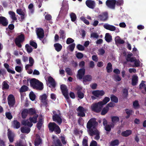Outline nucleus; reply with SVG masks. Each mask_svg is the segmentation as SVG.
Masks as SVG:
<instances>
[{
	"instance_id": "1",
	"label": "nucleus",
	"mask_w": 146,
	"mask_h": 146,
	"mask_svg": "<svg viewBox=\"0 0 146 146\" xmlns=\"http://www.w3.org/2000/svg\"><path fill=\"white\" fill-rule=\"evenodd\" d=\"M98 123L96 121L94 118L91 119L87 123V128L89 129V134L91 135H96L95 139L96 140L99 139L100 138V132L96 128L98 125Z\"/></svg>"
},
{
	"instance_id": "2",
	"label": "nucleus",
	"mask_w": 146,
	"mask_h": 146,
	"mask_svg": "<svg viewBox=\"0 0 146 146\" xmlns=\"http://www.w3.org/2000/svg\"><path fill=\"white\" fill-rule=\"evenodd\" d=\"M38 115L35 114L33 117H30L29 120H24L22 121V124L24 125H27L29 127H31L33 125V123H35L36 122Z\"/></svg>"
},
{
	"instance_id": "3",
	"label": "nucleus",
	"mask_w": 146,
	"mask_h": 146,
	"mask_svg": "<svg viewBox=\"0 0 146 146\" xmlns=\"http://www.w3.org/2000/svg\"><path fill=\"white\" fill-rule=\"evenodd\" d=\"M31 86L34 88L38 90H42L43 88L42 83L35 78H33L30 81Z\"/></svg>"
},
{
	"instance_id": "4",
	"label": "nucleus",
	"mask_w": 146,
	"mask_h": 146,
	"mask_svg": "<svg viewBox=\"0 0 146 146\" xmlns=\"http://www.w3.org/2000/svg\"><path fill=\"white\" fill-rule=\"evenodd\" d=\"M133 54L131 53L128 54L126 57L127 61L133 62L134 64L131 65L130 66L132 67H138L139 66V61L136 59L134 57H131L133 56Z\"/></svg>"
},
{
	"instance_id": "5",
	"label": "nucleus",
	"mask_w": 146,
	"mask_h": 146,
	"mask_svg": "<svg viewBox=\"0 0 146 146\" xmlns=\"http://www.w3.org/2000/svg\"><path fill=\"white\" fill-rule=\"evenodd\" d=\"M54 115L52 116V118L54 121L57 122L58 124H61L62 122V119L61 117L60 111L58 110L53 111Z\"/></svg>"
},
{
	"instance_id": "6",
	"label": "nucleus",
	"mask_w": 146,
	"mask_h": 146,
	"mask_svg": "<svg viewBox=\"0 0 146 146\" xmlns=\"http://www.w3.org/2000/svg\"><path fill=\"white\" fill-rule=\"evenodd\" d=\"M49 129L51 131H54L57 133H59L60 132V129L59 127L54 122L50 123L48 125Z\"/></svg>"
},
{
	"instance_id": "7",
	"label": "nucleus",
	"mask_w": 146,
	"mask_h": 146,
	"mask_svg": "<svg viewBox=\"0 0 146 146\" xmlns=\"http://www.w3.org/2000/svg\"><path fill=\"white\" fill-rule=\"evenodd\" d=\"M24 37L23 35H21L19 36L15 40V42L16 45L19 47H21V45L20 43L24 40Z\"/></svg>"
},
{
	"instance_id": "8",
	"label": "nucleus",
	"mask_w": 146,
	"mask_h": 146,
	"mask_svg": "<svg viewBox=\"0 0 146 146\" xmlns=\"http://www.w3.org/2000/svg\"><path fill=\"white\" fill-rule=\"evenodd\" d=\"M60 88L63 95L66 100H68L69 97L66 86L64 85H62L61 86Z\"/></svg>"
},
{
	"instance_id": "9",
	"label": "nucleus",
	"mask_w": 146,
	"mask_h": 146,
	"mask_svg": "<svg viewBox=\"0 0 146 146\" xmlns=\"http://www.w3.org/2000/svg\"><path fill=\"white\" fill-rule=\"evenodd\" d=\"M91 108L92 110L98 112L100 110V102H99L98 103L92 104L91 106Z\"/></svg>"
},
{
	"instance_id": "10",
	"label": "nucleus",
	"mask_w": 146,
	"mask_h": 146,
	"mask_svg": "<svg viewBox=\"0 0 146 146\" xmlns=\"http://www.w3.org/2000/svg\"><path fill=\"white\" fill-rule=\"evenodd\" d=\"M8 102L10 107H13L15 104V101L14 96L12 94L9 95L8 97Z\"/></svg>"
},
{
	"instance_id": "11",
	"label": "nucleus",
	"mask_w": 146,
	"mask_h": 146,
	"mask_svg": "<svg viewBox=\"0 0 146 146\" xmlns=\"http://www.w3.org/2000/svg\"><path fill=\"white\" fill-rule=\"evenodd\" d=\"M116 2L115 0H108L106 2V4L109 8L114 9Z\"/></svg>"
},
{
	"instance_id": "12",
	"label": "nucleus",
	"mask_w": 146,
	"mask_h": 146,
	"mask_svg": "<svg viewBox=\"0 0 146 146\" xmlns=\"http://www.w3.org/2000/svg\"><path fill=\"white\" fill-rule=\"evenodd\" d=\"M36 33L38 37L40 39L42 38L44 36V31L43 29L39 28L37 29Z\"/></svg>"
},
{
	"instance_id": "13",
	"label": "nucleus",
	"mask_w": 146,
	"mask_h": 146,
	"mask_svg": "<svg viewBox=\"0 0 146 146\" xmlns=\"http://www.w3.org/2000/svg\"><path fill=\"white\" fill-rule=\"evenodd\" d=\"M47 96L45 94H43L40 97V100L44 105H46L47 104Z\"/></svg>"
},
{
	"instance_id": "14",
	"label": "nucleus",
	"mask_w": 146,
	"mask_h": 146,
	"mask_svg": "<svg viewBox=\"0 0 146 146\" xmlns=\"http://www.w3.org/2000/svg\"><path fill=\"white\" fill-rule=\"evenodd\" d=\"M105 29L111 31H114L116 30V27L114 26L109 24L108 23H105L103 25Z\"/></svg>"
},
{
	"instance_id": "15",
	"label": "nucleus",
	"mask_w": 146,
	"mask_h": 146,
	"mask_svg": "<svg viewBox=\"0 0 146 146\" xmlns=\"http://www.w3.org/2000/svg\"><path fill=\"white\" fill-rule=\"evenodd\" d=\"M85 73V69L82 68L80 69L78 72L77 75V78L79 79H81L83 76L84 75Z\"/></svg>"
},
{
	"instance_id": "16",
	"label": "nucleus",
	"mask_w": 146,
	"mask_h": 146,
	"mask_svg": "<svg viewBox=\"0 0 146 146\" xmlns=\"http://www.w3.org/2000/svg\"><path fill=\"white\" fill-rule=\"evenodd\" d=\"M77 110L78 111V115L79 116L83 117L85 116V112L86 110L81 106H79L77 109Z\"/></svg>"
},
{
	"instance_id": "17",
	"label": "nucleus",
	"mask_w": 146,
	"mask_h": 146,
	"mask_svg": "<svg viewBox=\"0 0 146 146\" xmlns=\"http://www.w3.org/2000/svg\"><path fill=\"white\" fill-rule=\"evenodd\" d=\"M86 5L89 8L94 9L95 6V3L94 1L90 0H87L86 1Z\"/></svg>"
},
{
	"instance_id": "18",
	"label": "nucleus",
	"mask_w": 146,
	"mask_h": 146,
	"mask_svg": "<svg viewBox=\"0 0 146 146\" xmlns=\"http://www.w3.org/2000/svg\"><path fill=\"white\" fill-rule=\"evenodd\" d=\"M82 88L79 86H77L76 88V90H77V95L78 97L80 99L84 97V94L81 92Z\"/></svg>"
},
{
	"instance_id": "19",
	"label": "nucleus",
	"mask_w": 146,
	"mask_h": 146,
	"mask_svg": "<svg viewBox=\"0 0 146 146\" xmlns=\"http://www.w3.org/2000/svg\"><path fill=\"white\" fill-rule=\"evenodd\" d=\"M8 136L9 140L10 142H12L13 141V138L15 136L14 133L9 129L8 130Z\"/></svg>"
},
{
	"instance_id": "20",
	"label": "nucleus",
	"mask_w": 146,
	"mask_h": 146,
	"mask_svg": "<svg viewBox=\"0 0 146 146\" xmlns=\"http://www.w3.org/2000/svg\"><path fill=\"white\" fill-rule=\"evenodd\" d=\"M111 119L112 123L111 124V128H113L114 124L119 121V118L118 117L115 116L112 117Z\"/></svg>"
},
{
	"instance_id": "21",
	"label": "nucleus",
	"mask_w": 146,
	"mask_h": 146,
	"mask_svg": "<svg viewBox=\"0 0 146 146\" xmlns=\"http://www.w3.org/2000/svg\"><path fill=\"white\" fill-rule=\"evenodd\" d=\"M16 146H26L25 141L24 139H22L17 141L16 144Z\"/></svg>"
},
{
	"instance_id": "22",
	"label": "nucleus",
	"mask_w": 146,
	"mask_h": 146,
	"mask_svg": "<svg viewBox=\"0 0 146 146\" xmlns=\"http://www.w3.org/2000/svg\"><path fill=\"white\" fill-rule=\"evenodd\" d=\"M0 24L4 26L7 25L8 23L6 19L3 17H0Z\"/></svg>"
},
{
	"instance_id": "23",
	"label": "nucleus",
	"mask_w": 146,
	"mask_h": 146,
	"mask_svg": "<svg viewBox=\"0 0 146 146\" xmlns=\"http://www.w3.org/2000/svg\"><path fill=\"white\" fill-rule=\"evenodd\" d=\"M103 124L105 126V130L107 131H110L111 130V124L110 125L107 124V121L104 119L103 120Z\"/></svg>"
},
{
	"instance_id": "24",
	"label": "nucleus",
	"mask_w": 146,
	"mask_h": 146,
	"mask_svg": "<svg viewBox=\"0 0 146 146\" xmlns=\"http://www.w3.org/2000/svg\"><path fill=\"white\" fill-rule=\"evenodd\" d=\"M17 13L19 15H21V18L23 19L26 16V13L24 12L21 9H18L17 10Z\"/></svg>"
},
{
	"instance_id": "25",
	"label": "nucleus",
	"mask_w": 146,
	"mask_h": 146,
	"mask_svg": "<svg viewBox=\"0 0 146 146\" xmlns=\"http://www.w3.org/2000/svg\"><path fill=\"white\" fill-rule=\"evenodd\" d=\"M30 130L29 127L25 126L21 128V132L24 133H28L30 132Z\"/></svg>"
},
{
	"instance_id": "26",
	"label": "nucleus",
	"mask_w": 146,
	"mask_h": 146,
	"mask_svg": "<svg viewBox=\"0 0 146 146\" xmlns=\"http://www.w3.org/2000/svg\"><path fill=\"white\" fill-rule=\"evenodd\" d=\"M138 77L136 75L133 76L132 79V84L133 86H135L137 84L138 82Z\"/></svg>"
},
{
	"instance_id": "27",
	"label": "nucleus",
	"mask_w": 146,
	"mask_h": 146,
	"mask_svg": "<svg viewBox=\"0 0 146 146\" xmlns=\"http://www.w3.org/2000/svg\"><path fill=\"white\" fill-rule=\"evenodd\" d=\"M115 41L117 44H123L125 42V41L121 39L119 36H117L115 38Z\"/></svg>"
},
{
	"instance_id": "28",
	"label": "nucleus",
	"mask_w": 146,
	"mask_h": 146,
	"mask_svg": "<svg viewBox=\"0 0 146 146\" xmlns=\"http://www.w3.org/2000/svg\"><path fill=\"white\" fill-rule=\"evenodd\" d=\"M29 9V14H32L33 13L34 11V5L33 3H30L28 6Z\"/></svg>"
},
{
	"instance_id": "29",
	"label": "nucleus",
	"mask_w": 146,
	"mask_h": 146,
	"mask_svg": "<svg viewBox=\"0 0 146 146\" xmlns=\"http://www.w3.org/2000/svg\"><path fill=\"white\" fill-rule=\"evenodd\" d=\"M39 119V121L37 124V126L38 129L40 130L42 126L43 122V119L42 116H40Z\"/></svg>"
},
{
	"instance_id": "30",
	"label": "nucleus",
	"mask_w": 146,
	"mask_h": 146,
	"mask_svg": "<svg viewBox=\"0 0 146 146\" xmlns=\"http://www.w3.org/2000/svg\"><path fill=\"white\" fill-rule=\"evenodd\" d=\"M48 80L51 85L54 88L55 86L56 83L53 78L51 76H49L48 78Z\"/></svg>"
},
{
	"instance_id": "31",
	"label": "nucleus",
	"mask_w": 146,
	"mask_h": 146,
	"mask_svg": "<svg viewBox=\"0 0 146 146\" xmlns=\"http://www.w3.org/2000/svg\"><path fill=\"white\" fill-rule=\"evenodd\" d=\"M9 14L10 15L11 18L13 20V21H16L17 19V18L16 17L15 13L12 11H9Z\"/></svg>"
},
{
	"instance_id": "32",
	"label": "nucleus",
	"mask_w": 146,
	"mask_h": 146,
	"mask_svg": "<svg viewBox=\"0 0 146 146\" xmlns=\"http://www.w3.org/2000/svg\"><path fill=\"white\" fill-rule=\"evenodd\" d=\"M29 62L30 63V64H27L26 66L25 67L26 69H27L28 68L32 66L33 64L34 60L31 57H30L29 58Z\"/></svg>"
},
{
	"instance_id": "33",
	"label": "nucleus",
	"mask_w": 146,
	"mask_h": 146,
	"mask_svg": "<svg viewBox=\"0 0 146 146\" xmlns=\"http://www.w3.org/2000/svg\"><path fill=\"white\" fill-rule=\"evenodd\" d=\"M132 133L131 130H127L125 131L122 132L121 134L124 137H127L130 135Z\"/></svg>"
},
{
	"instance_id": "34",
	"label": "nucleus",
	"mask_w": 146,
	"mask_h": 146,
	"mask_svg": "<svg viewBox=\"0 0 146 146\" xmlns=\"http://www.w3.org/2000/svg\"><path fill=\"white\" fill-rule=\"evenodd\" d=\"M4 66L5 68H6L8 72L11 73L12 74H14L15 73V71L12 70L9 68V66L8 64L7 63H5L4 64Z\"/></svg>"
},
{
	"instance_id": "35",
	"label": "nucleus",
	"mask_w": 146,
	"mask_h": 146,
	"mask_svg": "<svg viewBox=\"0 0 146 146\" xmlns=\"http://www.w3.org/2000/svg\"><path fill=\"white\" fill-rule=\"evenodd\" d=\"M106 40L108 42H110L112 40L111 36L109 33H106L105 36Z\"/></svg>"
},
{
	"instance_id": "36",
	"label": "nucleus",
	"mask_w": 146,
	"mask_h": 146,
	"mask_svg": "<svg viewBox=\"0 0 146 146\" xmlns=\"http://www.w3.org/2000/svg\"><path fill=\"white\" fill-rule=\"evenodd\" d=\"M108 18V14L107 12H104L101 15V20L104 21L106 20Z\"/></svg>"
},
{
	"instance_id": "37",
	"label": "nucleus",
	"mask_w": 146,
	"mask_h": 146,
	"mask_svg": "<svg viewBox=\"0 0 146 146\" xmlns=\"http://www.w3.org/2000/svg\"><path fill=\"white\" fill-rule=\"evenodd\" d=\"M55 50L58 52L60 51L62 49V46L59 43H57L54 44Z\"/></svg>"
},
{
	"instance_id": "38",
	"label": "nucleus",
	"mask_w": 146,
	"mask_h": 146,
	"mask_svg": "<svg viewBox=\"0 0 146 146\" xmlns=\"http://www.w3.org/2000/svg\"><path fill=\"white\" fill-rule=\"evenodd\" d=\"M13 126L14 128L18 129L20 126V124L19 122L17 120H15L13 121Z\"/></svg>"
},
{
	"instance_id": "39",
	"label": "nucleus",
	"mask_w": 146,
	"mask_h": 146,
	"mask_svg": "<svg viewBox=\"0 0 146 146\" xmlns=\"http://www.w3.org/2000/svg\"><path fill=\"white\" fill-rule=\"evenodd\" d=\"M41 142V140L39 136H37L35 140V146H38Z\"/></svg>"
},
{
	"instance_id": "40",
	"label": "nucleus",
	"mask_w": 146,
	"mask_h": 146,
	"mask_svg": "<svg viewBox=\"0 0 146 146\" xmlns=\"http://www.w3.org/2000/svg\"><path fill=\"white\" fill-rule=\"evenodd\" d=\"M92 77L90 75L86 76L83 78V82L87 81H90L92 80Z\"/></svg>"
},
{
	"instance_id": "41",
	"label": "nucleus",
	"mask_w": 146,
	"mask_h": 146,
	"mask_svg": "<svg viewBox=\"0 0 146 146\" xmlns=\"http://www.w3.org/2000/svg\"><path fill=\"white\" fill-rule=\"evenodd\" d=\"M27 109H25L21 113V115L23 118H25L27 116L28 113Z\"/></svg>"
},
{
	"instance_id": "42",
	"label": "nucleus",
	"mask_w": 146,
	"mask_h": 146,
	"mask_svg": "<svg viewBox=\"0 0 146 146\" xmlns=\"http://www.w3.org/2000/svg\"><path fill=\"white\" fill-rule=\"evenodd\" d=\"M110 100V98L108 97H106L102 102H101V106L107 104ZM102 106H101V107Z\"/></svg>"
},
{
	"instance_id": "43",
	"label": "nucleus",
	"mask_w": 146,
	"mask_h": 146,
	"mask_svg": "<svg viewBox=\"0 0 146 146\" xmlns=\"http://www.w3.org/2000/svg\"><path fill=\"white\" fill-rule=\"evenodd\" d=\"M119 140L116 139L111 141L110 143V145L111 146H115L119 145Z\"/></svg>"
},
{
	"instance_id": "44",
	"label": "nucleus",
	"mask_w": 146,
	"mask_h": 146,
	"mask_svg": "<svg viewBox=\"0 0 146 146\" xmlns=\"http://www.w3.org/2000/svg\"><path fill=\"white\" fill-rule=\"evenodd\" d=\"M106 69L107 71L108 72H110L112 71V65L109 62L108 63L106 67Z\"/></svg>"
},
{
	"instance_id": "45",
	"label": "nucleus",
	"mask_w": 146,
	"mask_h": 146,
	"mask_svg": "<svg viewBox=\"0 0 146 146\" xmlns=\"http://www.w3.org/2000/svg\"><path fill=\"white\" fill-rule=\"evenodd\" d=\"M109 109L108 107V106H106L103 109L101 112V114L103 115H105L108 112Z\"/></svg>"
},
{
	"instance_id": "46",
	"label": "nucleus",
	"mask_w": 146,
	"mask_h": 146,
	"mask_svg": "<svg viewBox=\"0 0 146 146\" xmlns=\"http://www.w3.org/2000/svg\"><path fill=\"white\" fill-rule=\"evenodd\" d=\"M29 96L30 99L32 101H34L35 100L36 96L33 92L31 91L30 92Z\"/></svg>"
},
{
	"instance_id": "47",
	"label": "nucleus",
	"mask_w": 146,
	"mask_h": 146,
	"mask_svg": "<svg viewBox=\"0 0 146 146\" xmlns=\"http://www.w3.org/2000/svg\"><path fill=\"white\" fill-rule=\"evenodd\" d=\"M70 16L72 21H74L76 19V14L73 13H70Z\"/></svg>"
},
{
	"instance_id": "48",
	"label": "nucleus",
	"mask_w": 146,
	"mask_h": 146,
	"mask_svg": "<svg viewBox=\"0 0 146 146\" xmlns=\"http://www.w3.org/2000/svg\"><path fill=\"white\" fill-rule=\"evenodd\" d=\"M25 48L27 52L29 53L31 52L33 50V49L28 44H27L25 45Z\"/></svg>"
},
{
	"instance_id": "49",
	"label": "nucleus",
	"mask_w": 146,
	"mask_h": 146,
	"mask_svg": "<svg viewBox=\"0 0 146 146\" xmlns=\"http://www.w3.org/2000/svg\"><path fill=\"white\" fill-rule=\"evenodd\" d=\"M111 100L115 103H117L118 102V98L113 95H112L111 96Z\"/></svg>"
},
{
	"instance_id": "50",
	"label": "nucleus",
	"mask_w": 146,
	"mask_h": 146,
	"mask_svg": "<svg viewBox=\"0 0 146 146\" xmlns=\"http://www.w3.org/2000/svg\"><path fill=\"white\" fill-rule=\"evenodd\" d=\"M27 110L28 113L30 115H33L35 114L36 111L34 109L31 108L27 109Z\"/></svg>"
},
{
	"instance_id": "51",
	"label": "nucleus",
	"mask_w": 146,
	"mask_h": 146,
	"mask_svg": "<svg viewBox=\"0 0 146 146\" xmlns=\"http://www.w3.org/2000/svg\"><path fill=\"white\" fill-rule=\"evenodd\" d=\"M92 94L94 96L98 97L100 95V91L99 90H96L92 92Z\"/></svg>"
},
{
	"instance_id": "52",
	"label": "nucleus",
	"mask_w": 146,
	"mask_h": 146,
	"mask_svg": "<svg viewBox=\"0 0 146 146\" xmlns=\"http://www.w3.org/2000/svg\"><path fill=\"white\" fill-rule=\"evenodd\" d=\"M124 3L123 0H116L115 3L118 6H121L123 5Z\"/></svg>"
},
{
	"instance_id": "53",
	"label": "nucleus",
	"mask_w": 146,
	"mask_h": 146,
	"mask_svg": "<svg viewBox=\"0 0 146 146\" xmlns=\"http://www.w3.org/2000/svg\"><path fill=\"white\" fill-rule=\"evenodd\" d=\"M28 87L25 86H22L20 90V92H25L27 90Z\"/></svg>"
},
{
	"instance_id": "54",
	"label": "nucleus",
	"mask_w": 146,
	"mask_h": 146,
	"mask_svg": "<svg viewBox=\"0 0 146 146\" xmlns=\"http://www.w3.org/2000/svg\"><path fill=\"white\" fill-rule=\"evenodd\" d=\"M2 88L3 89H7L9 88V85L5 82H4L3 83Z\"/></svg>"
},
{
	"instance_id": "55",
	"label": "nucleus",
	"mask_w": 146,
	"mask_h": 146,
	"mask_svg": "<svg viewBox=\"0 0 146 146\" xmlns=\"http://www.w3.org/2000/svg\"><path fill=\"white\" fill-rule=\"evenodd\" d=\"M133 105L134 108L135 109H137L139 107V105L138 103V101L136 100L133 102Z\"/></svg>"
},
{
	"instance_id": "56",
	"label": "nucleus",
	"mask_w": 146,
	"mask_h": 146,
	"mask_svg": "<svg viewBox=\"0 0 146 146\" xmlns=\"http://www.w3.org/2000/svg\"><path fill=\"white\" fill-rule=\"evenodd\" d=\"M80 19L86 24L88 25L89 24V22L83 16L81 17H80Z\"/></svg>"
},
{
	"instance_id": "57",
	"label": "nucleus",
	"mask_w": 146,
	"mask_h": 146,
	"mask_svg": "<svg viewBox=\"0 0 146 146\" xmlns=\"http://www.w3.org/2000/svg\"><path fill=\"white\" fill-rule=\"evenodd\" d=\"M74 41V40L71 38H68L66 40V42L67 44H69L72 43Z\"/></svg>"
},
{
	"instance_id": "58",
	"label": "nucleus",
	"mask_w": 146,
	"mask_h": 146,
	"mask_svg": "<svg viewBox=\"0 0 146 146\" xmlns=\"http://www.w3.org/2000/svg\"><path fill=\"white\" fill-rule=\"evenodd\" d=\"M114 79L115 80L119 81L121 80V77L118 75H115L114 76Z\"/></svg>"
},
{
	"instance_id": "59",
	"label": "nucleus",
	"mask_w": 146,
	"mask_h": 146,
	"mask_svg": "<svg viewBox=\"0 0 146 146\" xmlns=\"http://www.w3.org/2000/svg\"><path fill=\"white\" fill-rule=\"evenodd\" d=\"M60 37L62 39H64L65 38V35L64 33V32L63 31H60Z\"/></svg>"
},
{
	"instance_id": "60",
	"label": "nucleus",
	"mask_w": 146,
	"mask_h": 146,
	"mask_svg": "<svg viewBox=\"0 0 146 146\" xmlns=\"http://www.w3.org/2000/svg\"><path fill=\"white\" fill-rule=\"evenodd\" d=\"M66 72L69 75H71L72 72L71 69L69 68H66L65 70Z\"/></svg>"
},
{
	"instance_id": "61",
	"label": "nucleus",
	"mask_w": 146,
	"mask_h": 146,
	"mask_svg": "<svg viewBox=\"0 0 146 146\" xmlns=\"http://www.w3.org/2000/svg\"><path fill=\"white\" fill-rule=\"evenodd\" d=\"M6 116L9 119H10L12 118V116L10 112H7L6 113Z\"/></svg>"
},
{
	"instance_id": "62",
	"label": "nucleus",
	"mask_w": 146,
	"mask_h": 146,
	"mask_svg": "<svg viewBox=\"0 0 146 146\" xmlns=\"http://www.w3.org/2000/svg\"><path fill=\"white\" fill-rule=\"evenodd\" d=\"M145 82L142 81L141 83L139 85V88L141 89H142L143 88H145V85L144 84Z\"/></svg>"
},
{
	"instance_id": "63",
	"label": "nucleus",
	"mask_w": 146,
	"mask_h": 146,
	"mask_svg": "<svg viewBox=\"0 0 146 146\" xmlns=\"http://www.w3.org/2000/svg\"><path fill=\"white\" fill-rule=\"evenodd\" d=\"M77 48L78 50H83L84 49V46L80 44L77 46Z\"/></svg>"
},
{
	"instance_id": "64",
	"label": "nucleus",
	"mask_w": 146,
	"mask_h": 146,
	"mask_svg": "<svg viewBox=\"0 0 146 146\" xmlns=\"http://www.w3.org/2000/svg\"><path fill=\"white\" fill-rule=\"evenodd\" d=\"M90 146H97V144L96 141H92L91 143Z\"/></svg>"
}]
</instances>
